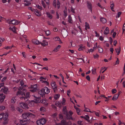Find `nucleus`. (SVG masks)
<instances>
[{
	"mask_svg": "<svg viewBox=\"0 0 125 125\" xmlns=\"http://www.w3.org/2000/svg\"><path fill=\"white\" fill-rule=\"evenodd\" d=\"M52 5L54 6L55 8H57L58 9H59L60 8V3L58 0H57V1L56 0H54Z\"/></svg>",
	"mask_w": 125,
	"mask_h": 125,
	"instance_id": "4",
	"label": "nucleus"
},
{
	"mask_svg": "<svg viewBox=\"0 0 125 125\" xmlns=\"http://www.w3.org/2000/svg\"><path fill=\"white\" fill-rule=\"evenodd\" d=\"M116 92V90L115 89H113L112 90V92L113 94H114Z\"/></svg>",
	"mask_w": 125,
	"mask_h": 125,
	"instance_id": "54",
	"label": "nucleus"
},
{
	"mask_svg": "<svg viewBox=\"0 0 125 125\" xmlns=\"http://www.w3.org/2000/svg\"><path fill=\"white\" fill-rule=\"evenodd\" d=\"M8 116V113H4V115L3 118V119L4 120V122L3 123V124L6 125L8 123L9 121Z\"/></svg>",
	"mask_w": 125,
	"mask_h": 125,
	"instance_id": "1",
	"label": "nucleus"
},
{
	"mask_svg": "<svg viewBox=\"0 0 125 125\" xmlns=\"http://www.w3.org/2000/svg\"><path fill=\"white\" fill-rule=\"evenodd\" d=\"M83 118L87 120H88V119H89V117L88 115H86L83 117Z\"/></svg>",
	"mask_w": 125,
	"mask_h": 125,
	"instance_id": "44",
	"label": "nucleus"
},
{
	"mask_svg": "<svg viewBox=\"0 0 125 125\" xmlns=\"http://www.w3.org/2000/svg\"><path fill=\"white\" fill-rule=\"evenodd\" d=\"M53 39L55 41L60 40V39L59 37H54L53 38Z\"/></svg>",
	"mask_w": 125,
	"mask_h": 125,
	"instance_id": "38",
	"label": "nucleus"
},
{
	"mask_svg": "<svg viewBox=\"0 0 125 125\" xmlns=\"http://www.w3.org/2000/svg\"><path fill=\"white\" fill-rule=\"evenodd\" d=\"M95 50V48L94 47H93V48L91 49H89L88 50V52H87V53L88 52L90 53V52H94Z\"/></svg>",
	"mask_w": 125,
	"mask_h": 125,
	"instance_id": "28",
	"label": "nucleus"
},
{
	"mask_svg": "<svg viewBox=\"0 0 125 125\" xmlns=\"http://www.w3.org/2000/svg\"><path fill=\"white\" fill-rule=\"evenodd\" d=\"M5 107L4 106L1 105L0 106V110L3 111L5 109Z\"/></svg>",
	"mask_w": 125,
	"mask_h": 125,
	"instance_id": "42",
	"label": "nucleus"
},
{
	"mask_svg": "<svg viewBox=\"0 0 125 125\" xmlns=\"http://www.w3.org/2000/svg\"><path fill=\"white\" fill-rule=\"evenodd\" d=\"M87 5L88 8L89 9H90L92 11V7L91 3L90 2H87Z\"/></svg>",
	"mask_w": 125,
	"mask_h": 125,
	"instance_id": "26",
	"label": "nucleus"
},
{
	"mask_svg": "<svg viewBox=\"0 0 125 125\" xmlns=\"http://www.w3.org/2000/svg\"><path fill=\"white\" fill-rule=\"evenodd\" d=\"M16 97H13L11 100V102L12 103H15L16 101V99L15 98Z\"/></svg>",
	"mask_w": 125,
	"mask_h": 125,
	"instance_id": "40",
	"label": "nucleus"
},
{
	"mask_svg": "<svg viewBox=\"0 0 125 125\" xmlns=\"http://www.w3.org/2000/svg\"><path fill=\"white\" fill-rule=\"evenodd\" d=\"M68 21L69 23H72L73 22V21L72 19V18L71 15H69L68 18Z\"/></svg>",
	"mask_w": 125,
	"mask_h": 125,
	"instance_id": "27",
	"label": "nucleus"
},
{
	"mask_svg": "<svg viewBox=\"0 0 125 125\" xmlns=\"http://www.w3.org/2000/svg\"><path fill=\"white\" fill-rule=\"evenodd\" d=\"M30 122L29 120H21L20 121V124L18 123L16 125H26Z\"/></svg>",
	"mask_w": 125,
	"mask_h": 125,
	"instance_id": "6",
	"label": "nucleus"
},
{
	"mask_svg": "<svg viewBox=\"0 0 125 125\" xmlns=\"http://www.w3.org/2000/svg\"><path fill=\"white\" fill-rule=\"evenodd\" d=\"M85 29L86 30H87L88 29H90V27L89 25V24L87 22H85Z\"/></svg>",
	"mask_w": 125,
	"mask_h": 125,
	"instance_id": "34",
	"label": "nucleus"
},
{
	"mask_svg": "<svg viewBox=\"0 0 125 125\" xmlns=\"http://www.w3.org/2000/svg\"><path fill=\"white\" fill-rule=\"evenodd\" d=\"M31 1V0H24V2H25L24 3V5L25 6H28L31 4L30 1Z\"/></svg>",
	"mask_w": 125,
	"mask_h": 125,
	"instance_id": "15",
	"label": "nucleus"
},
{
	"mask_svg": "<svg viewBox=\"0 0 125 125\" xmlns=\"http://www.w3.org/2000/svg\"><path fill=\"white\" fill-rule=\"evenodd\" d=\"M33 12L38 16H40L41 15V13L37 9H35Z\"/></svg>",
	"mask_w": 125,
	"mask_h": 125,
	"instance_id": "21",
	"label": "nucleus"
},
{
	"mask_svg": "<svg viewBox=\"0 0 125 125\" xmlns=\"http://www.w3.org/2000/svg\"><path fill=\"white\" fill-rule=\"evenodd\" d=\"M69 114H70V115H69L68 114V113H67V115L69 117L70 116H71V117H71L72 115L73 114V112L71 111H70L69 113Z\"/></svg>",
	"mask_w": 125,
	"mask_h": 125,
	"instance_id": "51",
	"label": "nucleus"
},
{
	"mask_svg": "<svg viewBox=\"0 0 125 125\" xmlns=\"http://www.w3.org/2000/svg\"><path fill=\"white\" fill-rule=\"evenodd\" d=\"M46 122V120L44 118H42L38 120L36 122V123L38 125H43Z\"/></svg>",
	"mask_w": 125,
	"mask_h": 125,
	"instance_id": "2",
	"label": "nucleus"
},
{
	"mask_svg": "<svg viewBox=\"0 0 125 125\" xmlns=\"http://www.w3.org/2000/svg\"><path fill=\"white\" fill-rule=\"evenodd\" d=\"M41 4L43 5V6L44 8H45L46 7V5L45 4L44 2L42 0L41 2Z\"/></svg>",
	"mask_w": 125,
	"mask_h": 125,
	"instance_id": "58",
	"label": "nucleus"
},
{
	"mask_svg": "<svg viewBox=\"0 0 125 125\" xmlns=\"http://www.w3.org/2000/svg\"><path fill=\"white\" fill-rule=\"evenodd\" d=\"M78 125H83L82 121H79L78 122Z\"/></svg>",
	"mask_w": 125,
	"mask_h": 125,
	"instance_id": "59",
	"label": "nucleus"
},
{
	"mask_svg": "<svg viewBox=\"0 0 125 125\" xmlns=\"http://www.w3.org/2000/svg\"><path fill=\"white\" fill-rule=\"evenodd\" d=\"M39 94L40 96L42 97H44L45 93H44V91L43 90V89H42L39 92Z\"/></svg>",
	"mask_w": 125,
	"mask_h": 125,
	"instance_id": "13",
	"label": "nucleus"
},
{
	"mask_svg": "<svg viewBox=\"0 0 125 125\" xmlns=\"http://www.w3.org/2000/svg\"><path fill=\"white\" fill-rule=\"evenodd\" d=\"M46 110L45 108L43 107H42L40 109V111L41 112H43Z\"/></svg>",
	"mask_w": 125,
	"mask_h": 125,
	"instance_id": "29",
	"label": "nucleus"
},
{
	"mask_svg": "<svg viewBox=\"0 0 125 125\" xmlns=\"http://www.w3.org/2000/svg\"><path fill=\"white\" fill-rule=\"evenodd\" d=\"M121 47H119L118 48L115 49L116 52L117 53V55H118L120 53L121 51Z\"/></svg>",
	"mask_w": 125,
	"mask_h": 125,
	"instance_id": "30",
	"label": "nucleus"
},
{
	"mask_svg": "<svg viewBox=\"0 0 125 125\" xmlns=\"http://www.w3.org/2000/svg\"><path fill=\"white\" fill-rule=\"evenodd\" d=\"M46 14L47 15V17L49 19H52V16L50 12H47L46 13Z\"/></svg>",
	"mask_w": 125,
	"mask_h": 125,
	"instance_id": "25",
	"label": "nucleus"
},
{
	"mask_svg": "<svg viewBox=\"0 0 125 125\" xmlns=\"http://www.w3.org/2000/svg\"><path fill=\"white\" fill-rule=\"evenodd\" d=\"M4 115V113L2 112L0 114V120H1L3 119Z\"/></svg>",
	"mask_w": 125,
	"mask_h": 125,
	"instance_id": "33",
	"label": "nucleus"
},
{
	"mask_svg": "<svg viewBox=\"0 0 125 125\" xmlns=\"http://www.w3.org/2000/svg\"><path fill=\"white\" fill-rule=\"evenodd\" d=\"M60 96V95L59 94H56L54 95V98L55 99H57L59 98Z\"/></svg>",
	"mask_w": 125,
	"mask_h": 125,
	"instance_id": "37",
	"label": "nucleus"
},
{
	"mask_svg": "<svg viewBox=\"0 0 125 125\" xmlns=\"http://www.w3.org/2000/svg\"><path fill=\"white\" fill-rule=\"evenodd\" d=\"M1 90L5 94L7 93L9 91L8 88L7 87H5L3 88H2Z\"/></svg>",
	"mask_w": 125,
	"mask_h": 125,
	"instance_id": "17",
	"label": "nucleus"
},
{
	"mask_svg": "<svg viewBox=\"0 0 125 125\" xmlns=\"http://www.w3.org/2000/svg\"><path fill=\"white\" fill-rule=\"evenodd\" d=\"M5 40L3 38H2L0 37V42H2Z\"/></svg>",
	"mask_w": 125,
	"mask_h": 125,
	"instance_id": "63",
	"label": "nucleus"
},
{
	"mask_svg": "<svg viewBox=\"0 0 125 125\" xmlns=\"http://www.w3.org/2000/svg\"><path fill=\"white\" fill-rule=\"evenodd\" d=\"M41 45L43 46H45L46 45H48V42L46 41L43 40L42 42L41 43Z\"/></svg>",
	"mask_w": 125,
	"mask_h": 125,
	"instance_id": "20",
	"label": "nucleus"
},
{
	"mask_svg": "<svg viewBox=\"0 0 125 125\" xmlns=\"http://www.w3.org/2000/svg\"><path fill=\"white\" fill-rule=\"evenodd\" d=\"M31 89L30 90V91H31L34 92H35L37 90V89L34 88H31Z\"/></svg>",
	"mask_w": 125,
	"mask_h": 125,
	"instance_id": "46",
	"label": "nucleus"
},
{
	"mask_svg": "<svg viewBox=\"0 0 125 125\" xmlns=\"http://www.w3.org/2000/svg\"><path fill=\"white\" fill-rule=\"evenodd\" d=\"M32 42L33 43L35 44H39L41 42L35 39H33L32 40Z\"/></svg>",
	"mask_w": 125,
	"mask_h": 125,
	"instance_id": "18",
	"label": "nucleus"
},
{
	"mask_svg": "<svg viewBox=\"0 0 125 125\" xmlns=\"http://www.w3.org/2000/svg\"><path fill=\"white\" fill-rule=\"evenodd\" d=\"M77 112L78 115H80V109L79 108H78L76 110Z\"/></svg>",
	"mask_w": 125,
	"mask_h": 125,
	"instance_id": "53",
	"label": "nucleus"
},
{
	"mask_svg": "<svg viewBox=\"0 0 125 125\" xmlns=\"http://www.w3.org/2000/svg\"><path fill=\"white\" fill-rule=\"evenodd\" d=\"M45 31L46 34L47 36L49 35L51 33V32L49 30Z\"/></svg>",
	"mask_w": 125,
	"mask_h": 125,
	"instance_id": "43",
	"label": "nucleus"
},
{
	"mask_svg": "<svg viewBox=\"0 0 125 125\" xmlns=\"http://www.w3.org/2000/svg\"><path fill=\"white\" fill-rule=\"evenodd\" d=\"M47 100L45 99H42L41 101V102L43 104H45L47 103Z\"/></svg>",
	"mask_w": 125,
	"mask_h": 125,
	"instance_id": "45",
	"label": "nucleus"
},
{
	"mask_svg": "<svg viewBox=\"0 0 125 125\" xmlns=\"http://www.w3.org/2000/svg\"><path fill=\"white\" fill-rule=\"evenodd\" d=\"M61 46L60 45H58L54 49L53 51H54L57 52L58 51V50L61 47Z\"/></svg>",
	"mask_w": 125,
	"mask_h": 125,
	"instance_id": "32",
	"label": "nucleus"
},
{
	"mask_svg": "<svg viewBox=\"0 0 125 125\" xmlns=\"http://www.w3.org/2000/svg\"><path fill=\"white\" fill-rule=\"evenodd\" d=\"M20 22V21L14 19L11 20L10 22V24H12L14 25H18Z\"/></svg>",
	"mask_w": 125,
	"mask_h": 125,
	"instance_id": "11",
	"label": "nucleus"
},
{
	"mask_svg": "<svg viewBox=\"0 0 125 125\" xmlns=\"http://www.w3.org/2000/svg\"><path fill=\"white\" fill-rule=\"evenodd\" d=\"M37 84H35L33 85H31L30 87L29 88H34L37 89Z\"/></svg>",
	"mask_w": 125,
	"mask_h": 125,
	"instance_id": "39",
	"label": "nucleus"
},
{
	"mask_svg": "<svg viewBox=\"0 0 125 125\" xmlns=\"http://www.w3.org/2000/svg\"><path fill=\"white\" fill-rule=\"evenodd\" d=\"M30 115H32L33 117H35V116L34 115H33V114L31 113H23L22 115V117L24 119L26 118Z\"/></svg>",
	"mask_w": 125,
	"mask_h": 125,
	"instance_id": "5",
	"label": "nucleus"
},
{
	"mask_svg": "<svg viewBox=\"0 0 125 125\" xmlns=\"http://www.w3.org/2000/svg\"><path fill=\"white\" fill-rule=\"evenodd\" d=\"M85 109L84 111L86 112H91V111H90V110L89 109L87 108L86 107H85Z\"/></svg>",
	"mask_w": 125,
	"mask_h": 125,
	"instance_id": "50",
	"label": "nucleus"
},
{
	"mask_svg": "<svg viewBox=\"0 0 125 125\" xmlns=\"http://www.w3.org/2000/svg\"><path fill=\"white\" fill-rule=\"evenodd\" d=\"M66 106L64 107L63 109V112L66 115L67 118L69 119H71L72 120H74L75 119L72 118L71 117V116L69 117L67 115V112L66 111Z\"/></svg>",
	"mask_w": 125,
	"mask_h": 125,
	"instance_id": "8",
	"label": "nucleus"
},
{
	"mask_svg": "<svg viewBox=\"0 0 125 125\" xmlns=\"http://www.w3.org/2000/svg\"><path fill=\"white\" fill-rule=\"evenodd\" d=\"M67 124L66 121L64 120H63L61 121V123H59L56 124V125H66Z\"/></svg>",
	"mask_w": 125,
	"mask_h": 125,
	"instance_id": "19",
	"label": "nucleus"
},
{
	"mask_svg": "<svg viewBox=\"0 0 125 125\" xmlns=\"http://www.w3.org/2000/svg\"><path fill=\"white\" fill-rule=\"evenodd\" d=\"M121 13L122 12H118V13H117V16H116V18H117V17L118 18H119L120 17Z\"/></svg>",
	"mask_w": 125,
	"mask_h": 125,
	"instance_id": "52",
	"label": "nucleus"
},
{
	"mask_svg": "<svg viewBox=\"0 0 125 125\" xmlns=\"http://www.w3.org/2000/svg\"><path fill=\"white\" fill-rule=\"evenodd\" d=\"M109 28L108 27H107L104 31V33L105 35L109 33Z\"/></svg>",
	"mask_w": 125,
	"mask_h": 125,
	"instance_id": "31",
	"label": "nucleus"
},
{
	"mask_svg": "<svg viewBox=\"0 0 125 125\" xmlns=\"http://www.w3.org/2000/svg\"><path fill=\"white\" fill-rule=\"evenodd\" d=\"M56 104L57 106L59 107H60L61 106V103L59 102L57 103Z\"/></svg>",
	"mask_w": 125,
	"mask_h": 125,
	"instance_id": "55",
	"label": "nucleus"
},
{
	"mask_svg": "<svg viewBox=\"0 0 125 125\" xmlns=\"http://www.w3.org/2000/svg\"><path fill=\"white\" fill-rule=\"evenodd\" d=\"M59 118L61 119H62L63 118V116L62 114H59Z\"/></svg>",
	"mask_w": 125,
	"mask_h": 125,
	"instance_id": "62",
	"label": "nucleus"
},
{
	"mask_svg": "<svg viewBox=\"0 0 125 125\" xmlns=\"http://www.w3.org/2000/svg\"><path fill=\"white\" fill-rule=\"evenodd\" d=\"M51 85L52 89L55 92L57 89V86L55 82L52 81L51 83Z\"/></svg>",
	"mask_w": 125,
	"mask_h": 125,
	"instance_id": "3",
	"label": "nucleus"
},
{
	"mask_svg": "<svg viewBox=\"0 0 125 125\" xmlns=\"http://www.w3.org/2000/svg\"><path fill=\"white\" fill-rule=\"evenodd\" d=\"M57 115V114L55 113L53 114L52 115V117L53 118H55Z\"/></svg>",
	"mask_w": 125,
	"mask_h": 125,
	"instance_id": "60",
	"label": "nucleus"
},
{
	"mask_svg": "<svg viewBox=\"0 0 125 125\" xmlns=\"http://www.w3.org/2000/svg\"><path fill=\"white\" fill-rule=\"evenodd\" d=\"M92 73L93 74H94L96 73V70L95 69H94L92 70Z\"/></svg>",
	"mask_w": 125,
	"mask_h": 125,
	"instance_id": "64",
	"label": "nucleus"
},
{
	"mask_svg": "<svg viewBox=\"0 0 125 125\" xmlns=\"http://www.w3.org/2000/svg\"><path fill=\"white\" fill-rule=\"evenodd\" d=\"M7 79V77L5 76L1 80V81L2 82H4Z\"/></svg>",
	"mask_w": 125,
	"mask_h": 125,
	"instance_id": "48",
	"label": "nucleus"
},
{
	"mask_svg": "<svg viewBox=\"0 0 125 125\" xmlns=\"http://www.w3.org/2000/svg\"><path fill=\"white\" fill-rule=\"evenodd\" d=\"M62 104L63 105H64L65 104V102H66V100L64 98H62Z\"/></svg>",
	"mask_w": 125,
	"mask_h": 125,
	"instance_id": "41",
	"label": "nucleus"
},
{
	"mask_svg": "<svg viewBox=\"0 0 125 125\" xmlns=\"http://www.w3.org/2000/svg\"><path fill=\"white\" fill-rule=\"evenodd\" d=\"M47 79V78L46 77H43L42 76H41L40 78V81L42 82L43 81H44L43 80H46Z\"/></svg>",
	"mask_w": 125,
	"mask_h": 125,
	"instance_id": "36",
	"label": "nucleus"
},
{
	"mask_svg": "<svg viewBox=\"0 0 125 125\" xmlns=\"http://www.w3.org/2000/svg\"><path fill=\"white\" fill-rule=\"evenodd\" d=\"M34 103L35 102L33 100H32L29 101L28 104L29 106H33Z\"/></svg>",
	"mask_w": 125,
	"mask_h": 125,
	"instance_id": "22",
	"label": "nucleus"
},
{
	"mask_svg": "<svg viewBox=\"0 0 125 125\" xmlns=\"http://www.w3.org/2000/svg\"><path fill=\"white\" fill-rule=\"evenodd\" d=\"M20 84L21 85V86L22 87L24 84V82L22 80H21V81L20 82Z\"/></svg>",
	"mask_w": 125,
	"mask_h": 125,
	"instance_id": "56",
	"label": "nucleus"
},
{
	"mask_svg": "<svg viewBox=\"0 0 125 125\" xmlns=\"http://www.w3.org/2000/svg\"><path fill=\"white\" fill-rule=\"evenodd\" d=\"M9 29L12 31L13 32L16 33V31L17 29L14 27L11 26L10 27Z\"/></svg>",
	"mask_w": 125,
	"mask_h": 125,
	"instance_id": "16",
	"label": "nucleus"
},
{
	"mask_svg": "<svg viewBox=\"0 0 125 125\" xmlns=\"http://www.w3.org/2000/svg\"><path fill=\"white\" fill-rule=\"evenodd\" d=\"M13 46H8L7 47H5L4 48L5 49H6L7 50H8V49H11L12 48V47H13Z\"/></svg>",
	"mask_w": 125,
	"mask_h": 125,
	"instance_id": "47",
	"label": "nucleus"
},
{
	"mask_svg": "<svg viewBox=\"0 0 125 125\" xmlns=\"http://www.w3.org/2000/svg\"><path fill=\"white\" fill-rule=\"evenodd\" d=\"M106 19L104 18H102V23H105L106 22Z\"/></svg>",
	"mask_w": 125,
	"mask_h": 125,
	"instance_id": "49",
	"label": "nucleus"
},
{
	"mask_svg": "<svg viewBox=\"0 0 125 125\" xmlns=\"http://www.w3.org/2000/svg\"><path fill=\"white\" fill-rule=\"evenodd\" d=\"M5 97V95L3 94H0V102H3Z\"/></svg>",
	"mask_w": 125,
	"mask_h": 125,
	"instance_id": "14",
	"label": "nucleus"
},
{
	"mask_svg": "<svg viewBox=\"0 0 125 125\" xmlns=\"http://www.w3.org/2000/svg\"><path fill=\"white\" fill-rule=\"evenodd\" d=\"M62 35L64 37H65L67 35V31L63 32L62 33Z\"/></svg>",
	"mask_w": 125,
	"mask_h": 125,
	"instance_id": "35",
	"label": "nucleus"
},
{
	"mask_svg": "<svg viewBox=\"0 0 125 125\" xmlns=\"http://www.w3.org/2000/svg\"><path fill=\"white\" fill-rule=\"evenodd\" d=\"M119 95V94H116L112 98V100L113 101H115L118 98Z\"/></svg>",
	"mask_w": 125,
	"mask_h": 125,
	"instance_id": "24",
	"label": "nucleus"
},
{
	"mask_svg": "<svg viewBox=\"0 0 125 125\" xmlns=\"http://www.w3.org/2000/svg\"><path fill=\"white\" fill-rule=\"evenodd\" d=\"M84 48V47H82V46H80L78 49V50L79 51H81L83 50V49Z\"/></svg>",
	"mask_w": 125,
	"mask_h": 125,
	"instance_id": "57",
	"label": "nucleus"
},
{
	"mask_svg": "<svg viewBox=\"0 0 125 125\" xmlns=\"http://www.w3.org/2000/svg\"><path fill=\"white\" fill-rule=\"evenodd\" d=\"M16 95L21 99V97H22V96L25 95V93L22 92L21 91H19L17 93Z\"/></svg>",
	"mask_w": 125,
	"mask_h": 125,
	"instance_id": "9",
	"label": "nucleus"
},
{
	"mask_svg": "<svg viewBox=\"0 0 125 125\" xmlns=\"http://www.w3.org/2000/svg\"><path fill=\"white\" fill-rule=\"evenodd\" d=\"M19 106L25 109H27L28 108L27 104L24 103H20L19 104Z\"/></svg>",
	"mask_w": 125,
	"mask_h": 125,
	"instance_id": "10",
	"label": "nucleus"
},
{
	"mask_svg": "<svg viewBox=\"0 0 125 125\" xmlns=\"http://www.w3.org/2000/svg\"><path fill=\"white\" fill-rule=\"evenodd\" d=\"M110 4H111L110 7L112 10L113 11H114L115 10H114V3L113 1H111L110 2Z\"/></svg>",
	"mask_w": 125,
	"mask_h": 125,
	"instance_id": "23",
	"label": "nucleus"
},
{
	"mask_svg": "<svg viewBox=\"0 0 125 125\" xmlns=\"http://www.w3.org/2000/svg\"><path fill=\"white\" fill-rule=\"evenodd\" d=\"M43 89L45 94H48L50 92V90L48 87H45Z\"/></svg>",
	"mask_w": 125,
	"mask_h": 125,
	"instance_id": "12",
	"label": "nucleus"
},
{
	"mask_svg": "<svg viewBox=\"0 0 125 125\" xmlns=\"http://www.w3.org/2000/svg\"><path fill=\"white\" fill-rule=\"evenodd\" d=\"M25 97H23V96H22V97H21V99L24 100L25 101H28L29 99L30 96V93L28 92L27 93L26 95H25Z\"/></svg>",
	"mask_w": 125,
	"mask_h": 125,
	"instance_id": "7",
	"label": "nucleus"
},
{
	"mask_svg": "<svg viewBox=\"0 0 125 125\" xmlns=\"http://www.w3.org/2000/svg\"><path fill=\"white\" fill-rule=\"evenodd\" d=\"M36 7L40 9L41 10L42 9V7L39 5H36Z\"/></svg>",
	"mask_w": 125,
	"mask_h": 125,
	"instance_id": "61",
	"label": "nucleus"
}]
</instances>
